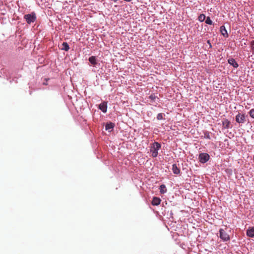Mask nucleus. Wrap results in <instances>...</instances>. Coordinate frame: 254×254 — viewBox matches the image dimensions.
Returning a JSON list of instances; mask_svg holds the SVG:
<instances>
[{
  "label": "nucleus",
  "mask_w": 254,
  "mask_h": 254,
  "mask_svg": "<svg viewBox=\"0 0 254 254\" xmlns=\"http://www.w3.org/2000/svg\"><path fill=\"white\" fill-rule=\"evenodd\" d=\"M161 148V144L157 142H155L152 144L150 149V152L152 153L153 157H156L158 155V150Z\"/></svg>",
  "instance_id": "1"
},
{
  "label": "nucleus",
  "mask_w": 254,
  "mask_h": 254,
  "mask_svg": "<svg viewBox=\"0 0 254 254\" xmlns=\"http://www.w3.org/2000/svg\"><path fill=\"white\" fill-rule=\"evenodd\" d=\"M24 18L26 20L27 23L29 24H30L31 23H33L36 19V14L34 12L25 15L24 16Z\"/></svg>",
  "instance_id": "2"
},
{
  "label": "nucleus",
  "mask_w": 254,
  "mask_h": 254,
  "mask_svg": "<svg viewBox=\"0 0 254 254\" xmlns=\"http://www.w3.org/2000/svg\"><path fill=\"white\" fill-rule=\"evenodd\" d=\"M219 237L221 239L224 241H227L230 240L229 235L227 233L226 231L223 229L219 230Z\"/></svg>",
  "instance_id": "3"
},
{
  "label": "nucleus",
  "mask_w": 254,
  "mask_h": 254,
  "mask_svg": "<svg viewBox=\"0 0 254 254\" xmlns=\"http://www.w3.org/2000/svg\"><path fill=\"white\" fill-rule=\"evenodd\" d=\"M210 156L208 154L201 153L199 155V161L202 163H205L208 161Z\"/></svg>",
  "instance_id": "4"
},
{
  "label": "nucleus",
  "mask_w": 254,
  "mask_h": 254,
  "mask_svg": "<svg viewBox=\"0 0 254 254\" xmlns=\"http://www.w3.org/2000/svg\"><path fill=\"white\" fill-rule=\"evenodd\" d=\"M236 121L238 123H244L246 121V117L244 114L239 113L236 116Z\"/></svg>",
  "instance_id": "5"
},
{
  "label": "nucleus",
  "mask_w": 254,
  "mask_h": 254,
  "mask_svg": "<svg viewBox=\"0 0 254 254\" xmlns=\"http://www.w3.org/2000/svg\"><path fill=\"white\" fill-rule=\"evenodd\" d=\"M99 109L103 112L106 113L107 110V103L106 102H104L101 103L99 106Z\"/></svg>",
  "instance_id": "6"
},
{
  "label": "nucleus",
  "mask_w": 254,
  "mask_h": 254,
  "mask_svg": "<svg viewBox=\"0 0 254 254\" xmlns=\"http://www.w3.org/2000/svg\"><path fill=\"white\" fill-rule=\"evenodd\" d=\"M228 63L232 65L235 68H237L239 66L238 63L236 62L235 60L233 59V58H231V59H228Z\"/></svg>",
  "instance_id": "7"
},
{
  "label": "nucleus",
  "mask_w": 254,
  "mask_h": 254,
  "mask_svg": "<svg viewBox=\"0 0 254 254\" xmlns=\"http://www.w3.org/2000/svg\"><path fill=\"white\" fill-rule=\"evenodd\" d=\"M220 32L223 36L225 37H228V34L227 33V31L224 26H222L220 28Z\"/></svg>",
  "instance_id": "8"
},
{
  "label": "nucleus",
  "mask_w": 254,
  "mask_h": 254,
  "mask_svg": "<svg viewBox=\"0 0 254 254\" xmlns=\"http://www.w3.org/2000/svg\"><path fill=\"white\" fill-rule=\"evenodd\" d=\"M161 202V199L157 197H154L152 201V204L153 205H158Z\"/></svg>",
  "instance_id": "9"
},
{
  "label": "nucleus",
  "mask_w": 254,
  "mask_h": 254,
  "mask_svg": "<svg viewBox=\"0 0 254 254\" xmlns=\"http://www.w3.org/2000/svg\"><path fill=\"white\" fill-rule=\"evenodd\" d=\"M247 235L248 236L250 237H254V228H252L251 229H249L247 231Z\"/></svg>",
  "instance_id": "10"
},
{
  "label": "nucleus",
  "mask_w": 254,
  "mask_h": 254,
  "mask_svg": "<svg viewBox=\"0 0 254 254\" xmlns=\"http://www.w3.org/2000/svg\"><path fill=\"white\" fill-rule=\"evenodd\" d=\"M115 125L114 123H110L109 124H107L105 126V129L106 130H109L111 131V130L114 128Z\"/></svg>",
  "instance_id": "11"
},
{
  "label": "nucleus",
  "mask_w": 254,
  "mask_h": 254,
  "mask_svg": "<svg viewBox=\"0 0 254 254\" xmlns=\"http://www.w3.org/2000/svg\"><path fill=\"white\" fill-rule=\"evenodd\" d=\"M172 170L175 174H179L180 172V169L177 167V165L174 164L172 166Z\"/></svg>",
  "instance_id": "12"
},
{
  "label": "nucleus",
  "mask_w": 254,
  "mask_h": 254,
  "mask_svg": "<svg viewBox=\"0 0 254 254\" xmlns=\"http://www.w3.org/2000/svg\"><path fill=\"white\" fill-rule=\"evenodd\" d=\"M230 123V122L227 119H224L222 121L223 126L225 128H229Z\"/></svg>",
  "instance_id": "13"
},
{
  "label": "nucleus",
  "mask_w": 254,
  "mask_h": 254,
  "mask_svg": "<svg viewBox=\"0 0 254 254\" xmlns=\"http://www.w3.org/2000/svg\"><path fill=\"white\" fill-rule=\"evenodd\" d=\"M62 47L61 48V49L63 50H64V51H67L69 49V47L68 44L66 42H64L62 44Z\"/></svg>",
  "instance_id": "14"
},
{
  "label": "nucleus",
  "mask_w": 254,
  "mask_h": 254,
  "mask_svg": "<svg viewBox=\"0 0 254 254\" xmlns=\"http://www.w3.org/2000/svg\"><path fill=\"white\" fill-rule=\"evenodd\" d=\"M89 61L90 62V63L95 65V64H97V62H96V58L94 56H91L89 58Z\"/></svg>",
  "instance_id": "15"
},
{
  "label": "nucleus",
  "mask_w": 254,
  "mask_h": 254,
  "mask_svg": "<svg viewBox=\"0 0 254 254\" xmlns=\"http://www.w3.org/2000/svg\"><path fill=\"white\" fill-rule=\"evenodd\" d=\"M166 186L164 185H161L160 186V192L162 194H163L166 192Z\"/></svg>",
  "instance_id": "16"
},
{
  "label": "nucleus",
  "mask_w": 254,
  "mask_h": 254,
  "mask_svg": "<svg viewBox=\"0 0 254 254\" xmlns=\"http://www.w3.org/2000/svg\"><path fill=\"white\" fill-rule=\"evenodd\" d=\"M205 19V15L203 14H201L200 15H199L198 17V19L199 21L202 22Z\"/></svg>",
  "instance_id": "17"
},
{
  "label": "nucleus",
  "mask_w": 254,
  "mask_h": 254,
  "mask_svg": "<svg viewBox=\"0 0 254 254\" xmlns=\"http://www.w3.org/2000/svg\"><path fill=\"white\" fill-rule=\"evenodd\" d=\"M205 23L207 24L211 25L212 24V21L211 20L210 17H207L205 20Z\"/></svg>",
  "instance_id": "18"
},
{
  "label": "nucleus",
  "mask_w": 254,
  "mask_h": 254,
  "mask_svg": "<svg viewBox=\"0 0 254 254\" xmlns=\"http://www.w3.org/2000/svg\"><path fill=\"white\" fill-rule=\"evenodd\" d=\"M149 98L152 101H154L157 97L155 96L154 94H152L149 96Z\"/></svg>",
  "instance_id": "19"
},
{
  "label": "nucleus",
  "mask_w": 254,
  "mask_h": 254,
  "mask_svg": "<svg viewBox=\"0 0 254 254\" xmlns=\"http://www.w3.org/2000/svg\"><path fill=\"white\" fill-rule=\"evenodd\" d=\"M249 115L251 118L254 119V109H252L249 111Z\"/></svg>",
  "instance_id": "20"
},
{
  "label": "nucleus",
  "mask_w": 254,
  "mask_h": 254,
  "mask_svg": "<svg viewBox=\"0 0 254 254\" xmlns=\"http://www.w3.org/2000/svg\"><path fill=\"white\" fill-rule=\"evenodd\" d=\"M163 118V114L162 113H159L157 116V119L158 120H162Z\"/></svg>",
  "instance_id": "21"
},
{
  "label": "nucleus",
  "mask_w": 254,
  "mask_h": 254,
  "mask_svg": "<svg viewBox=\"0 0 254 254\" xmlns=\"http://www.w3.org/2000/svg\"><path fill=\"white\" fill-rule=\"evenodd\" d=\"M251 47L253 51L254 52V41L251 42Z\"/></svg>",
  "instance_id": "22"
},
{
  "label": "nucleus",
  "mask_w": 254,
  "mask_h": 254,
  "mask_svg": "<svg viewBox=\"0 0 254 254\" xmlns=\"http://www.w3.org/2000/svg\"><path fill=\"white\" fill-rule=\"evenodd\" d=\"M206 137H207V138H209V139L210 138V137H209V135H208L206 136Z\"/></svg>",
  "instance_id": "23"
}]
</instances>
